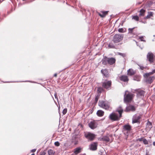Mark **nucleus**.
<instances>
[{
	"label": "nucleus",
	"instance_id": "29",
	"mask_svg": "<svg viewBox=\"0 0 155 155\" xmlns=\"http://www.w3.org/2000/svg\"><path fill=\"white\" fill-rule=\"evenodd\" d=\"M108 11H104L101 12V13L98 14L101 17H105L107 14Z\"/></svg>",
	"mask_w": 155,
	"mask_h": 155
},
{
	"label": "nucleus",
	"instance_id": "11",
	"mask_svg": "<svg viewBox=\"0 0 155 155\" xmlns=\"http://www.w3.org/2000/svg\"><path fill=\"white\" fill-rule=\"evenodd\" d=\"M136 110V108L135 107L131 105H129L127 106L124 111L126 112H129L130 111H134Z\"/></svg>",
	"mask_w": 155,
	"mask_h": 155
},
{
	"label": "nucleus",
	"instance_id": "24",
	"mask_svg": "<svg viewBox=\"0 0 155 155\" xmlns=\"http://www.w3.org/2000/svg\"><path fill=\"white\" fill-rule=\"evenodd\" d=\"M133 80L137 81H140L141 78V76L139 75H135L134 76Z\"/></svg>",
	"mask_w": 155,
	"mask_h": 155
},
{
	"label": "nucleus",
	"instance_id": "6",
	"mask_svg": "<svg viewBox=\"0 0 155 155\" xmlns=\"http://www.w3.org/2000/svg\"><path fill=\"white\" fill-rule=\"evenodd\" d=\"M121 116L115 113H112L109 116V119L112 121H118L119 120Z\"/></svg>",
	"mask_w": 155,
	"mask_h": 155
},
{
	"label": "nucleus",
	"instance_id": "22",
	"mask_svg": "<svg viewBox=\"0 0 155 155\" xmlns=\"http://www.w3.org/2000/svg\"><path fill=\"white\" fill-rule=\"evenodd\" d=\"M155 73V69H153L152 70V71L151 72H149L148 73H145L143 75V76L144 77H149V76Z\"/></svg>",
	"mask_w": 155,
	"mask_h": 155
},
{
	"label": "nucleus",
	"instance_id": "10",
	"mask_svg": "<svg viewBox=\"0 0 155 155\" xmlns=\"http://www.w3.org/2000/svg\"><path fill=\"white\" fill-rule=\"evenodd\" d=\"M155 57V56L152 52H149L147 55V59L150 63L154 62V58Z\"/></svg>",
	"mask_w": 155,
	"mask_h": 155
},
{
	"label": "nucleus",
	"instance_id": "19",
	"mask_svg": "<svg viewBox=\"0 0 155 155\" xmlns=\"http://www.w3.org/2000/svg\"><path fill=\"white\" fill-rule=\"evenodd\" d=\"M99 140L100 141H104L106 142H109L110 141V138L108 136H104L102 137L99 138Z\"/></svg>",
	"mask_w": 155,
	"mask_h": 155
},
{
	"label": "nucleus",
	"instance_id": "37",
	"mask_svg": "<svg viewBox=\"0 0 155 155\" xmlns=\"http://www.w3.org/2000/svg\"><path fill=\"white\" fill-rule=\"evenodd\" d=\"M118 31L120 33H123L125 32V31H124V29L122 28H119L118 29Z\"/></svg>",
	"mask_w": 155,
	"mask_h": 155
},
{
	"label": "nucleus",
	"instance_id": "17",
	"mask_svg": "<svg viewBox=\"0 0 155 155\" xmlns=\"http://www.w3.org/2000/svg\"><path fill=\"white\" fill-rule=\"evenodd\" d=\"M145 92L141 90H138L137 91V95L138 97H143Z\"/></svg>",
	"mask_w": 155,
	"mask_h": 155
},
{
	"label": "nucleus",
	"instance_id": "4",
	"mask_svg": "<svg viewBox=\"0 0 155 155\" xmlns=\"http://www.w3.org/2000/svg\"><path fill=\"white\" fill-rule=\"evenodd\" d=\"M112 81H111L106 80L105 81L102 82V87L107 90H109L112 88Z\"/></svg>",
	"mask_w": 155,
	"mask_h": 155
},
{
	"label": "nucleus",
	"instance_id": "28",
	"mask_svg": "<svg viewBox=\"0 0 155 155\" xmlns=\"http://www.w3.org/2000/svg\"><path fill=\"white\" fill-rule=\"evenodd\" d=\"M146 12L145 10L142 9L140 11V14H139V16H143L145 15V13Z\"/></svg>",
	"mask_w": 155,
	"mask_h": 155
},
{
	"label": "nucleus",
	"instance_id": "41",
	"mask_svg": "<svg viewBox=\"0 0 155 155\" xmlns=\"http://www.w3.org/2000/svg\"><path fill=\"white\" fill-rule=\"evenodd\" d=\"M138 66L140 67V69L141 70H143L144 68L143 66V65H138Z\"/></svg>",
	"mask_w": 155,
	"mask_h": 155
},
{
	"label": "nucleus",
	"instance_id": "35",
	"mask_svg": "<svg viewBox=\"0 0 155 155\" xmlns=\"http://www.w3.org/2000/svg\"><path fill=\"white\" fill-rule=\"evenodd\" d=\"M133 19L136 21H138L139 19V18L137 16H134L133 17Z\"/></svg>",
	"mask_w": 155,
	"mask_h": 155
},
{
	"label": "nucleus",
	"instance_id": "50",
	"mask_svg": "<svg viewBox=\"0 0 155 155\" xmlns=\"http://www.w3.org/2000/svg\"><path fill=\"white\" fill-rule=\"evenodd\" d=\"M31 155H35V154L34 153H33L31 154Z\"/></svg>",
	"mask_w": 155,
	"mask_h": 155
},
{
	"label": "nucleus",
	"instance_id": "16",
	"mask_svg": "<svg viewBox=\"0 0 155 155\" xmlns=\"http://www.w3.org/2000/svg\"><path fill=\"white\" fill-rule=\"evenodd\" d=\"M135 28V27L132 28H129L128 29V34L132 35H137V31H134V29Z\"/></svg>",
	"mask_w": 155,
	"mask_h": 155
},
{
	"label": "nucleus",
	"instance_id": "25",
	"mask_svg": "<svg viewBox=\"0 0 155 155\" xmlns=\"http://www.w3.org/2000/svg\"><path fill=\"white\" fill-rule=\"evenodd\" d=\"M104 112L101 110H99L97 112V114L99 117H102L104 115Z\"/></svg>",
	"mask_w": 155,
	"mask_h": 155
},
{
	"label": "nucleus",
	"instance_id": "40",
	"mask_svg": "<svg viewBox=\"0 0 155 155\" xmlns=\"http://www.w3.org/2000/svg\"><path fill=\"white\" fill-rule=\"evenodd\" d=\"M139 38L141 41H145V40L144 39V38L143 36H141L139 37Z\"/></svg>",
	"mask_w": 155,
	"mask_h": 155
},
{
	"label": "nucleus",
	"instance_id": "20",
	"mask_svg": "<svg viewBox=\"0 0 155 155\" xmlns=\"http://www.w3.org/2000/svg\"><path fill=\"white\" fill-rule=\"evenodd\" d=\"M136 71L132 69H130L127 70V74L129 76H132L136 73Z\"/></svg>",
	"mask_w": 155,
	"mask_h": 155
},
{
	"label": "nucleus",
	"instance_id": "34",
	"mask_svg": "<svg viewBox=\"0 0 155 155\" xmlns=\"http://www.w3.org/2000/svg\"><path fill=\"white\" fill-rule=\"evenodd\" d=\"M143 141L144 144L145 145L148 144V141L145 138L143 139Z\"/></svg>",
	"mask_w": 155,
	"mask_h": 155
},
{
	"label": "nucleus",
	"instance_id": "8",
	"mask_svg": "<svg viewBox=\"0 0 155 155\" xmlns=\"http://www.w3.org/2000/svg\"><path fill=\"white\" fill-rule=\"evenodd\" d=\"M141 115L137 114H134L132 117V123L133 124L136 123H140V120L141 118Z\"/></svg>",
	"mask_w": 155,
	"mask_h": 155
},
{
	"label": "nucleus",
	"instance_id": "30",
	"mask_svg": "<svg viewBox=\"0 0 155 155\" xmlns=\"http://www.w3.org/2000/svg\"><path fill=\"white\" fill-rule=\"evenodd\" d=\"M108 47L110 48H114L115 46L112 42H110L109 43Z\"/></svg>",
	"mask_w": 155,
	"mask_h": 155
},
{
	"label": "nucleus",
	"instance_id": "14",
	"mask_svg": "<svg viewBox=\"0 0 155 155\" xmlns=\"http://www.w3.org/2000/svg\"><path fill=\"white\" fill-rule=\"evenodd\" d=\"M131 130V126L129 124H127L123 126V131L130 132Z\"/></svg>",
	"mask_w": 155,
	"mask_h": 155
},
{
	"label": "nucleus",
	"instance_id": "31",
	"mask_svg": "<svg viewBox=\"0 0 155 155\" xmlns=\"http://www.w3.org/2000/svg\"><path fill=\"white\" fill-rule=\"evenodd\" d=\"M48 155H54V152L52 149H50L48 150Z\"/></svg>",
	"mask_w": 155,
	"mask_h": 155
},
{
	"label": "nucleus",
	"instance_id": "51",
	"mask_svg": "<svg viewBox=\"0 0 155 155\" xmlns=\"http://www.w3.org/2000/svg\"><path fill=\"white\" fill-rule=\"evenodd\" d=\"M79 101H80V102H81V99H79Z\"/></svg>",
	"mask_w": 155,
	"mask_h": 155
},
{
	"label": "nucleus",
	"instance_id": "49",
	"mask_svg": "<svg viewBox=\"0 0 155 155\" xmlns=\"http://www.w3.org/2000/svg\"><path fill=\"white\" fill-rule=\"evenodd\" d=\"M57 76V74L56 73V74H54V77H56Z\"/></svg>",
	"mask_w": 155,
	"mask_h": 155
},
{
	"label": "nucleus",
	"instance_id": "15",
	"mask_svg": "<svg viewBox=\"0 0 155 155\" xmlns=\"http://www.w3.org/2000/svg\"><path fill=\"white\" fill-rule=\"evenodd\" d=\"M120 81L124 82H127L129 80V78L126 75H122L119 77Z\"/></svg>",
	"mask_w": 155,
	"mask_h": 155
},
{
	"label": "nucleus",
	"instance_id": "52",
	"mask_svg": "<svg viewBox=\"0 0 155 155\" xmlns=\"http://www.w3.org/2000/svg\"><path fill=\"white\" fill-rule=\"evenodd\" d=\"M71 155H74V154H72Z\"/></svg>",
	"mask_w": 155,
	"mask_h": 155
},
{
	"label": "nucleus",
	"instance_id": "48",
	"mask_svg": "<svg viewBox=\"0 0 155 155\" xmlns=\"http://www.w3.org/2000/svg\"><path fill=\"white\" fill-rule=\"evenodd\" d=\"M153 146H155V141L153 142Z\"/></svg>",
	"mask_w": 155,
	"mask_h": 155
},
{
	"label": "nucleus",
	"instance_id": "27",
	"mask_svg": "<svg viewBox=\"0 0 155 155\" xmlns=\"http://www.w3.org/2000/svg\"><path fill=\"white\" fill-rule=\"evenodd\" d=\"M153 12H148V15L146 17H145V18L146 19H149L150 18V17H153Z\"/></svg>",
	"mask_w": 155,
	"mask_h": 155
},
{
	"label": "nucleus",
	"instance_id": "2",
	"mask_svg": "<svg viewBox=\"0 0 155 155\" xmlns=\"http://www.w3.org/2000/svg\"><path fill=\"white\" fill-rule=\"evenodd\" d=\"M98 105L100 107L105 110H110L112 108L110 106L109 103L106 101H99Z\"/></svg>",
	"mask_w": 155,
	"mask_h": 155
},
{
	"label": "nucleus",
	"instance_id": "18",
	"mask_svg": "<svg viewBox=\"0 0 155 155\" xmlns=\"http://www.w3.org/2000/svg\"><path fill=\"white\" fill-rule=\"evenodd\" d=\"M146 78H147V79L146 80V82L150 84H151L155 79V77L154 76L146 77Z\"/></svg>",
	"mask_w": 155,
	"mask_h": 155
},
{
	"label": "nucleus",
	"instance_id": "32",
	"mask_svg": "<svg viewBox=\"0 0 155 155\" xmlns=\"http://www.w3.org/2000/svg\"><path fill=\"white\" fill-rule=\"evenodd\" d=\"M99 98V95H97V96H95L94 101H95V104H96L97 103L98 100Z\"/></svg>",
	"mask_w": 155,
	"mask_h": 155
},
{
	"label": "nucleus",
	"instance_id": "39",
	"mask_svg": "<svg viewBox=\"0 0 155 155\" xmlns=\"http://www.w3.org/2000/svg\"><path fill=\"white\" fill-rule=\"evenodd\" d=\"M60 144V143L58 141H56L54 143V145L58 147L59 146Z\"/></svg>",
	"mask_w": 155,
	"mask_h": 155
},
{
	"label": "nucleus",
	"instance_id": "1",
	"mask_svg": "<svg viewBox=\"0 0 155 155\" xmlns=\"http://www.w3.org/2000/svg\"><path fill=\"white\" fill-rule=\"evenodd\" d=\"M116 61V59L114 58H108L106 56H104L101 61L103 65H106L107 64L113 65L115 64Z\"/></svg>",
	"mask_w": 155,
	"mask_h": 155
},
{
	"label": "nucleus",
	"instance_id": "5",
	"mask_svg": "<svg viewBox=\"0 0 155 155\" xmlns=\"http://www.w3.org/2000/svg\"><path fill=\"white\" fill-rule=\"evenodd\" d=\"M124 35L116 34L114 36L113 41L114 43H117L121 41L123 39Z\"/></svg>",
	"mask_w": 155,
	"mask_h": 155
},
{
	"label": "nucleus",
	"instance_id": "21",
	"mask_svg": "<svg viewBox=\"0 0 155 155\" xmlns=\"http://www.w3.org/2000/svg\"><path fill=\"white\" fill-rule=\"evenodd\" d=\"M116 111H117L120 116L122 117V114L123 112V109L121 106H119L117 109Z\"/></svg>",
	"mask_w": 155,
	"mask_h": 155
},
{
	"label": "nucleus",
	"instance_id": "42",
	"mask_svg": "<svg viewBox=\"0 0 155 155\" xmlns=\"http://www.w3.org/2000/svg\"><path fill=\"white\" fill-rule=\"evenodd\" d=\"M40 155H48L45 152L43 151L42 152H41Z\"/></svg>",
	"mask_w": 155,
	"mask_h": 155
},
{
	"label": "nucleus",
	"instance_id": "47",
	"mask_svg": "<svg viewBox=\"0 0 155 155\" xmlns=\"http://www.w3.org/2000/svg\"><path fill=\"white\" fill-rule=\"evenodd\" d=\"M145 155H149V152H146Z\"/></svg>",
	"mask_w": 155,
	"mask_h": 155
},
{
	"label": "nucleus",
	"instance_id": "44",
	"mask_svg": "<svg viewBox=\"0 0 155 155\" xmlns=\"http://www.w3.org/2000/svg\"><path fill=\"white\" fill-rule=\"evenodd\" d=\"M94 111V110L93 109H90L89 110V113L90 114H91Z\"/></svg>",
	"mask_w": 155,
	"mask_h": 155
},
{
	"label": "nucleus",
	"instance_id": "26",
	"mask_svg": "<svg viewBox=\"0 0 155 155\" xmlns=\"http://www.w3.org/2000/svg\"><path fill=\"white\" fill-rule=\"evenodd\" d=\"M152 123L148 121L147 123V128L148 130H150L152 128Z\"/></svg>",
	"mask_w": 155,
	"mask_h": 155
},
{
	"label": "nucleus",
	"instance_id": "7",
	"mask_svg": "<svg viewBox=\"0 0 155 155\" xmlns=\"http://www.w3.org/2000/svg\"><path fill=\"white\" fill-rule=\"evenodd\" d=\"M84 134L85 137L89 141L93 140L95 137L94 134L90 132H85Z\"/></svg>",
	"mask_w": 155,
	"mask_h": 155
},
{
	"label": "nucleus",
	"instance_id": "36",
	"mask_svg": "<svg viewBox=\"0 0 155 155\" xmlns=\"http://www.w3.org/2000/svg\"><path fill=\"white\" fill-rule=\"evenodd\" d=\"M118 54L120 55L121 56L124 58L126 56V54L125 53L119 52L118 53Z\"/></svg>",
	"mask_w": 155,
	"mask_h": 155
},
{
	"label": "nucleus",
	"instance_id": "33",
	"mask_svg": "<svg viewBox=\"0 0 155 155\" xmlns=\"http://www.w3.org/2000/svg\"><path fill=\"white\" fill-rule=\"evenodd\" d=\"M103 91V89L102 87H100L98 88L97 91L98 92L101 93Z\"/></svg>",
	"mask_w": 155,
	"mask_h": 155
},
{
	"label": "nucleus",
	"instance_id": "23",
	"mask_svg": "<svg viewBox=\"0 0 155 155\" xmlns=\"http://www.w3.org/2000/svg\"><path fill=\"white\" fill-rule=\"evenodd\" d=\"M81 148L78 147L74 149V153L75 155H77L81 152Z\"/></svg>",
	"mask_w": 155,
	"mask_h": 155
},
{
	"label": "nucleus",
	"instance_id": "13",
	"mask_svg": "<svg viewBox=\"0 0 155 155\" xmlns=\"http://www.w3.org/2000/svg\"><path fill=\"white\" fill-rule=\"evenodd\" d=\"M101 72L104 77L108 78L109 77V74L107 69H102L101 70Z\"/></svg>",
	"mask_w": 155,
	"mask_h": 155
},
{
	"label": "nucleus",
	"instance_id": "45",
	"mask_svg": "<svg viewBox=\"0 0 155 155\" xmlns=\"http://www.w3.org/2000/svg\"><path fill=\"white\" fill-rule=\"evenodd\" d=\"M54 96H55V97L56 99H58V96H57V94L56 93L54 94Z\"/></svg>",
	"mask_w": 155,
	"mask_h": 155
},
{
	"label": "nucleus",
	"instance_id": "46",
	"mask_svg": "<svg viewBox=\"0 0 155 155\" xmlns=\"http://www.w3.org/2000/svg\"><path fill=\"white\" fill-rule=\"evenodd\" d=\"M36 149H32L31 150V152H35L36 151Z\"/></svg>",
	"mask_w": 155,
	"mask_h": 155
},
{
	"label": "nucleus",
	"instance_id": "9",
	"mask_svg": "<svg viewBox=\"0 0 155 155\" xmlns=\"http://www.w3.org/2000/svg\"><path fill=\"white\" fill-rule=\"evenodd\" d=\"M98 123L95 120H92L90 121L88 124L89 127L92 129H94L96 128L97 126Z\"/></svg>",
	"mask_w": 155,
	"mask_h": 155
},
{
	"label": "nucleus",
	"instance_id": "43",
	"mask_svg": "<svg viewBox=\"0 0 155 155\" xmlns=\"http://www.w3.org/2000/svg\"><path fill=\"white\" fill-rule=\"evenodd\" d=\"M144 138L143 137H141L140 138H138L137 140V141H143Z\"/></svg>",
	"mask_w": 155,
	"mask_h": 155
},
{
	"label": "nucleus",
	"instance_id": "38",
	"mask_svg": "<svg viewBox=\"0 0 155 155\" xmlns=\"http://www.w3.org/2000/svg\"><path fill=\"white\" fill-rule=\"evenodd\" d=\"M67 112V108H65L63 110L62 113L63 115H65L66 114Z\"/></svg>",
	"mask_w": 155,
	"mask_h": 155
},
{
	"label": "nucleus",
	"instance_id": "3",
	"mask_svg": "<svg viewBox=\"0 0 155 155\" xmlns=\"http://www.w3.org/2000/svg\"><path fill=\"white\" fill-rule=\"evenodd\" d=\"M134 97V94L130 92L126 93L124 96V101L125 103L130 102Z\"/></svg>",
	"mask_w": 155,
	"mask_h": 155
},
{
	"label": "nucleus",
	"instance_id": "12",
	"mask_svg": "<svg viewBox=\"0 0 155 155\" xmlns=\"http://www.w3.org/2000/svg\"><path fill=\"white\" fill-rule=\"evenodd\" d=\"M97 142H94L91 143L89 146V148L90 150L94 151L97 149Z\"/></svg>",
	"mask_w": 155,
	"mask_h": 155
}]
</instances>
